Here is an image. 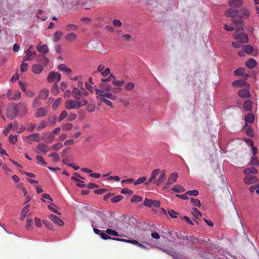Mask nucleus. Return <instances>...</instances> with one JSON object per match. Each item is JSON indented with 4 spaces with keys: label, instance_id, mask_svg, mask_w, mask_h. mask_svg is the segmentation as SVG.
<instances>
[{
    "label": "nucleus",
    "instance_id": "nucleus-1",
    "mask_svg": "<svg viewBox=\"0 0 259 259\" xmlns=\"http://www.w3.org/2000/svg\"><path fill=\"white\" fill-rule=\"evenodd\" d=\"M19 106L15 103H12L8 105L7 107L6 114L7 118L11 119L17 117L19 113Z\"/></svg>",
    "mask_w": 259,
    "mask_h": 259
},
{
    "label": "nucleus",
    "instance_id": "nucleus-2",
    "mask_svg": "<svg viewBox=\"0 0 259 259\" xmlns=\"http://www.w3.org/2000/svg\"><path fill=\"white\" fill-rule=\"evenodd\" d=\"M240 25L238 28L235 30L233 35L234 38L239 40L242 43H247L248 42V37L246 34L243 32V29L242 25Z\"/></svg>",
    "mask_w": 259,
    "mask_h": 259
},
{
    "label": "nucleus",
    "instance_id": "nucleus-3",
    "mask_svg": "<svg viewBox=\"0 0 259 259\" xmlns=\"http://www.w3.org/2000/svg\"><path fill=\"white\" fill-rule=\"evenodd\" d=\"M238 13L239 11L238 10L233 8H230L226 11L225 14H226L228 17H233V19H232V22H233L235 25H242V20L240 18H234L238 15Z\"/></svg>",
    "mask_w": 259,
    "mask_h": 259
},
{
    "label": "nucleus",
    "instance_id": "nucleus-4",
    "mask_svg": "<svg viewBox=\"0 0 259 259\" xmlns=\"http://www.w3.org/2000/svg\"><path fill=\"white\" fill-rule=\"evenodd\" d=\"M65 107L67 110L77 109L81 107V101L80 100L69 99L65 101Z\"/></svg>",
    "mask_w": 259,
    "mask_h": 259
},
{
    "label": "nucleus",
    "instance_id": "nucleus-5",
    "mask_svg": "<svg viewBox=\"0 0 259 259\" xmlns=\"http://www.w3.org/2000/svg\"><path fill=\"white\" fill-rule=\"evenodd\" d=\"M61 76L60 73L52 71L49 73L47 79H48L49 82L54 81L58 82L61 80Z\"/></svg>",
    "mask_w": 259,
    "mask_h": 259
},
{
    "label": "nucleus",
    "instance_id": "nucleus-6",
    "mask_svg": "<svg viewBox=\"0 0 259 259\" xmlns=\"http://www.w3.org/2000/svg\"><path fill=\"white\" fill-rule=\"evenodd\" d=\"M96 94L97 95V98L99 96L102 98H108L112 100H114L116 99V96L113 95L111 93H104V92L103 90H101L100 89H96Z\"/></svg>",
    "mask_w": 259,
    "mask_h": 259
},
{
    "label": "nucleus",
    "instance_id": "nucleus-7",
    "mask_svg": "<svg viewBox=\"0 0 259 259\" xmlns=\"http://www.w3.org/2000/svg\"><path fill=\"white\" fill-rule=\"evenodd\" d=\"M25 139H27V143L29 144H31L32 142H40V134L38 133H34L26 136Z\"/></svg>",
    "mask_w": 259,
    "mask_h": 259
},
{
    "label": "nucleus",
    "instance_id": "nucleus-8",
    "mask_svg": "<svg viewBox=\"0 0 259 259\" xmlns=\"http://www.w3.org/2000/svg\"><path fill=\"white\" fill-rule=\"evenodd\" d=\"M165 180V170H162V172L160 174L158 179L153 181V184L156 186H159Z\"/></svg>",
    "mask_w": 259,
    "mask_h": 259
},
{
    "label": "nucleus",
    "instance_id": "nucleus-9",
    "mask_svg": "<svg viewBox=\"0 0 259 259\" xmlns=\"http://www.w3.org/2000/svg\"><path fill=\"white\" fill-rule=\"evenodd\" d=\"M244 183L247 185H250L257 183L258 179L253 175H246L245 178H244Z\"/></svg>",
    "mask_w": 259,
    "mask_h": 259
},
{
    "label": "nucleus",
    "instance_id": "nucleus-10",
    "mask_svg": "<svg viewBox=\"0 0 259 259\" xmlns=\"http://www.w3.org/2000/svg\"><path fill=\"white\" fill-rule=\"evenodd\" d=\"M26 56L23 57V61H30L33 58V56L36 55V52L32 51L29 49H27L25 51Z\"/></svg>",
    "mask_w": 259,
    "mask_h": 259
},
{
    "label": "nucleus",
    "instance_id": "nucleus-11",
    "mask_svg": "<svg viewBox=\"0 0 259 259\" xmlns=\"http://www.w3.org/2000/svg\"><path fill=\"white\" fill-rule=\"evenodd\" d=\"M45 55H38L36 57V61L37 62L46 66L48 64L49 60Z\"/></svg>",
    "mask_w": 259,
    "mask_h": 259
},
{
    "label": "nucleus",
    "instance_id": "nucleus-12",
    "mask_svg": "<svg viewBox=\"0 0 259 259\" xmlns=\"http://www.w3.org/2000/svg\"><path fill=\"white\" fill-rule=\"evenodd\" d=\"M37 152H41L44 155L46 154V152L49 151V146L44 143H41L36 146Z\"/></svg>",
    "mask_w": 259,
    "mask_h": 259
},
{
    "label": "nucleus",
    "instance_id": "nucleus-13",
    "mask_svg": "<svg viewBox=\"0 0 259 259\" xmlns=\"http://www.w3.org/2000/svg\"><path fill=\"white\" fill-rule=\"evenodd\" d=\"M36 49L41 55H46L49 53V49L48 46L46 45H38L36 46Z\"/></svg>",
    "mask_w": 259,
    "mask_h": 259
},
{
    "label": "nucleus",
    "instance_id": "nucleus-14",
    "mask_svg": "<svg viewBox=\"0 0 259 259\" xmlns=\"http://www.w3.org/2000/svg\"><path fill=\"white\" fill-rule=\"evenodd\" d=\"M47 114V110L44 107L38 108L35 113V117L36 118H40L44 117Z\"/></svg>",
    "mask_w": 259,
    "mask_h": 259
},
{
    "label": "nucleus",
    "instance_id": "nucleus-15",
    "mask_svg": "<svg viewBox=\"0 0 259 259\" xmlns=\"http://www.w3.org/2000/svg\"><path fill=\"white\" fill-rule=\"evenodd\" d=\"M49 218L51 221L60 226L64 225L63 221L55 214H50Z\"/></svg>",
    "mask_w": 259,
    "mask_h": 259
},
{
    "label": "nucleus",
    "instance_id": "nucleus-16",
    "mask_svg": "<svg viewBox=\"0 0 259 259\" xmlns=\"http://www.w3.org/2000/svg\"><path fill=\"white\" fill-rule=\"evenodd\" d=\"M178 178V174L176 172L172 173L168 176V180L166 183V185H170L177 181Z\"/></svg>",
    "mask_w": 259,
    "mask_h": 259
},
{
    "label": "nucleus",
    "instance_id": "nucleus-17",
    "mask_svg": "<svg viewBox=\"0 0 259 259\" xmlns=\"http://www.w3.org/2000/svg\"><path fill=\"white\" fill-rule=\"evenodd\" d=\"M53 139L54 135L50 132L42 134V139L47 142H53Z\"/></svg>",
    "mask_w": 259,
    "mask_h": 259
},
{
    "label": "nucleus",
    "instance_id": "nucleus-18",
    "mask_svg": "<svg viewBox=\"0 0 259 259\" xmlns=\"http://www.w3.org/2000/svg\"><path fill=\"white\" fill-rule=\"evenodd\" d=\"M30 208V204H26L25 206H24L22 210H21V215L20 218H19V220L21 221H23L26 217L27 213L29 211Z\"/></svg>",
    "mask_w": 259,
    "mask_h": 259
},
{
    "label": "nucleus",
    "instance_id": "nucleus-19",
    "mask_svg": "<svg viewBox=\"0 0 259 259\" xmlns=\"http://www.w3.org/2000/svg\"><path fill=\"white\" fill-rule=\"evenodd\" d=\"M81 91L76 87H74L72 92V96L76 100H80L81 98Z\"/></svg>",
    "mask_w": 259,
    "mask_h": 259
},
{
    "label": "nucleus",
    "instance_id": "nucleus-20",
    "mask_svg": "<svg viewBox=\"0 0 259 259\" xmlns=\"http://www.w3.org/2000/svg\"><path fill=\"white\" fill-rule=\"evenodd\" d=\"M228 4L237 8L243 5V1L242 0H230L228 1Z\"/></svg>",
    "mask_w": 259,
    "mask_h": 259
},
{
    "label": "nucleus",
    "instance_id": "nucleus-21",
    "mask_svg": "<svg viewBox=\"0 0 259 259\" xmlns=\"http://www.w3.org/2000/svg\"><path fill=\"white\" fill-rule=\"evenodd\" d=\"M243 172L245 175H255L257 173V169L253 167H251L244 169Z\"/></svg>",
    "mask_w": 259,
    "mask_h": 259
},
{
    "label": "nucleus",
    "instance_id": "nucleus-22",
    "mask_svg": "<svg viewBox=\"0 0 259 259\" xmlns=\"http://www.w3.org/2000/svg\"><path fill=\"white\" fill-rule=\"evenodd\" d=\"M49 91L46 89H44L41 90L39 95H38L37 98L41 100H45L48 97Z\"/></svg>",
    "mask_w": 259,
    "mask_h": 259
},
{
    "label": "nucleus",
    "instance_id": "nucleus-23",
    "mask_svg": "<svg viewBox=\"0 0 259 259\" xmlns=\"http://www.w3.org/2000/svg\"><path fill=\"white\" fill-rule=\"evenodd\" d=\"M99 88H101V90L104 91H109L112 90L111 85L107 83L101 82L99 84Z\"/></svg>",
    "mask_w": 259,
    "mask_h": 259
},
{
    "label": "nucleus",
    "instance_id": "nucleus-24",
    "mask_svg": "<svg viewBox=\"0 0 259 259\" xmlns=\"http://www.w3.org/2000/svg\"><path fill=\"white\" fill-rule=\"evenodd\" d=\"M243 108L246 111H251L252 109V103L250 100H246L243 103Z\"/></svg>",
    "mask_w": 259,
    "mask_h": 259
},
{
    "label": "nucleus",
    "instance_id": "nucleus-25",
    "mask_svg": "<svg viewBox=\"0 0 259 259\" xmlns=\"http://www.w3.org/2000/svg\"><path fill=\"white\" fill-rule=\"evenodd\" d=\"M238 95L240 97L242 98H248L250 97L249 92L245 89L239 91Z\"/></svg>",
    "mask_w": 259,
    "mask_h": 259
},
{
    "label": "nucleus",
    "instance_id": "nucleus-26",
    "mask_svg": "<svg viewBox=\"0 0 259 259\" xmlns=\"http://www.w3.org/2000/svg\"><path fill=\"white\" fill-rule=\"evenodd\" d=\"M43 70V67L40 64H34L32 66L33 72L36 74L41 73Z\"/></svg>",
    "mask_w": 259,
    "mask_h": 259
},
{
    "label": "nucleus",
    "instance_id": "nucleus-27",
    "mask_svg": "<svg viewBox=\"0 0 259 259\" xmlns=\"http://www.w3.org/2000/svg\"><path fill=\"white\" fill-rule=\"evenodd\" d=\"M18 106H19V115L21 116V117L25 115L27 112L26 107L21 104H19Z\"/></svg>",
    "mask_w": 259,
    "mask_h": 259
},
{
    "label": "nucleus",
    "instance_id": "nucleus-28",
    "mask_svg": "<svg viewBox=\"0 0 259 259\" xmlns=\"http://www.w3.org/2000/svg\"><path fill=\"white\" fill-rule=\"evenodd\" d=\"M115 241H120V242H127L128 243H131L132 244H135L138 245L139 244V242H138L136 240H128V239H115Z\"/></svg>",
    "mask_w": 259,
    "mask_h": 259
},
{
    "label": "nucleus",
    "instance_id": "nucleus-29",
    "mask_svg": "<svg viewBox=\"0 0 259 259\" xmlns=\"http://www.w3.org/2000/svg\"><path fill=\"white\" fill-rule=\"evenodd\" d=\"M245 120L246 122L253 123L254 121V116L253 114L248 113L245 116Z\"/></svg>",
    "mask_w": 259,
    "mask_h": 259
},
{
    "label": "nucleus",
    "instance_id": "nucleus-30",
    "mask_svg": "<svg viewBox=\"0 0 259 259\" xmlns=\"http://www.w3.org/2000/svg\"><path fill=\"white\" fill-rule=\"evenodd\" d=\"M256 64V62L255 60L253 58H251L248 60L246 63V67L249 68H254Z\"/></svg>",
    "mask_w": 259,
    "mask_h": 259
},
{
    "label": "nucleus",
    "instance_id": "nucleus-31",
    "mask_svg": "<svg viewBox=\"0 0 259 259\" xmlns=\"http://www.w3.org/2000/svg\"><path fill=\"white\" fill-rule=\"evenodd\" d=\"M77 38V35L74 33L70 32L69 33L65 36V39L66 40L69 41H72L75 40Z\"/></svg>",
    "mask_w": 259,
    "mask_h": 259
},
{
    "label": "nucleus",
    "instance_id": "nucleus-32",
    "mask_svg": "<svg viewBox=\"0 0 259 259\" xmlns=\"http://www.w3.org/2000/svg\"><path fill=\"white\" fill-rule=\"evenodd\" d=\"M58 69L61 71L65 72L66 73H70L72 71L69 67H67L64 64L59 65L58 66Z\"/></svg>",
    "mask_w": 259,
    "mask_h": 259
},
{
    "label": "nucleus",
    "instance_id": "nucleus-33",
    "mask_svg": "<svg viewBox=\"0 0 259 259\" xmlns=\"http://www.w3.org/2000/svg\"><path fill=\"white\" fill-rule=\"evenodd\" d=\"M244 84H245V81L243 80H235L233 81L232 85L234 87H242L244 86Z\"/></svg>",
    "mask_w": 259,
    "mask_h": 259
},
{
    "label": "nucleus",
    "instance_id": "nucleus-34",
    "mask_svg": "<svg viewBox=\"0 0 259 259\" xmlns=\"http://www.w3.org/2000/svg\"><path fill=\"white\" fill-rule=\"evenodd\" d=\"M62 36V32L61 31H57L54 33L53 35V40L55 42L59 41Z\"/></svg>",
    "mask_w": 259,
    "mask_h": 259
},
{
    "label": "nucleus",
    "instance_id": "nucleus-35",
    "mask_svg": "<svg viewBox=\"0 0 259 259\" xmlns=\"http://www.w3.org/2000/svg\"><path fill=\"white\" fill-rule=\"evenodd\" d=\"M192 214L194 215V217L196 219H198L200 217H201L202 214L200 211L196 207L192 208Z\"/></svg>",
    "mask_w": 259,
    "mask_h": 259
},
{
    "label": "nucleus",
    "instance_id": "nucleus-36",
    "mask_svg": "<svg viewBox=\"0 0 259 259\" xmlns=\"http://www.w3.org/2000/svg\"><path fill=\"white\" fill-rule=\"evenodd\" d=\"M57 120V116L56 115H53L50 116L48 118V123L51 125H54L56 123Z\"/></svg>",
    "mask_w": 259,
    "mask_h": 259
},
{
    "label": "nucleus",
    "instance_id": "nucleus-37",
    "mask_svg": "<svg viewBox=\"0 0 259 259\" xmlns=\"http://www.w3.org/2000/svg\"><path fill=\"white\" fill-rule=\"evenodd\" d=\"M239 12L240 15L243 18H248L249 16V12L246 8H242Z\"/></svg>",
    "mask_w": 259,
    "mask_h": 259
},
{
    "label": "nucleus",
    "instance_id": "nucleus-38",
    "mask_svg": "<svg viewBox=\"0 0 259 259\" xmlns=\"http://www.w3.org/2000/svg\"><path fill=\"white\" fill-rule=\"evenodd\" d=\"M172 190L177 193L183 192L185 191V189L183 187L180 185H176L172 187Z\"/></svg>",
    "mask_w": 259,
    "mask_h": 259
},
{
    "label": "nucleus",
    "instance_id": "nucleus-39",
    "mask_svg": "<svg viewBox=\"0 0 259 259\" xmlns=\"http://www.w3.org/2000/svg\"><path fill=\"white\" fill-rule=\"evenodd\" d=\"M161 172V170H160V169H153L152 171L151 175V178H152V179H154L155 180L156 178L158 176L159 174H160Z\"/></svg>",
    "mask_w": 259,
    "mask_h": 259
},
{
    "label": "nucleus",
    "instance_id": "nucleus-40",
    "mask_svg": "<svg viewBox=\"0 0 259 259\" xmlns=\"http://www.w3.org/2000/svg\"><path fill=\"white\" fill-rule=\"evenodd\" d=\"M78 28L77 25H73V24H69L65 27V29L68 31H71L76 30Z\"/></svg>",
    "mask_w": 259,
    "mask_h": 259
},
{
    "label": "nucleus",
    "instance_id": "nucleus-41",
    "mask_svg": "<svg viewBox=\"0 0 259 259\" xmlns=\"http://www.w3.org/2000/svg\"><path fill=\"white\" fill-rule=\"evenodd\" d=\"M74 175L75 176H76V177L72 176L71 177V180L72 181H76L77 182H80L81 183H83V181H82L81 180L78 179L79 178H80L81 179H84V178L83 177H82L81 176H80L77 173H75V174H74Z\"/></svg>",
    "mask_w": 259,
    "mask_h": 259
},
{
    "label": "nucleus",
    "instance_id": "nucleus-42",
    "mask_svg": "<svg viewBox=\"0 0 259 259\" xmlns=\"http://www.w3.org/2000/svg\"><path fill=\"white\" fill-rule=\"evenodd\" d=\"M243 49L246 53L251 54L253 51V48L250 45L244 46Z\"/></svg>",
    "mask_w": 259,
    "mask_h": 259
},
{
    "label": "nucleus",
    "instance_id": "nucleus-43",
    "mask_svg": "<svg viewBox=\"0 0 259 259\" xmlns=\"http://www.w3.org/2000/svg\"><path fill=\"white\" fill-rule=\"evenodd\" d=\"M106 233H107L108 235H112L114 236H119V233L117 232L115 230H112L111 229H107L106 230Z\"/></svg>",
    "mask_w": 259,
    "mask_h": 259
},
{
    "label": "nucleus",
    "instance_id": "nucleus-44",
    "mask_svg": "<svg viewBox=\"0 0 259 259\" xmlns=\"http://www.w3.org/2000/svg\"><path fill=\"white\" fill-rule=\"evenodd\" d=\"M112 83L114 85L120 87L123 85L124 81L123 80H113Z\"/></svg>",
    "mask_w": 259,
    "mask_h": 259
},
{
    "label": "nucleus",
    "instance_id": "nucleus-45",
    "mask_svg": "<svg viewBox=\"0 0 259 259\" xmlns=\"http://www.w3.org/2000/svg\"><path fill=\"white\" fill-rule=\"evenodd\" d=\"M26 229L27 230H30L31 229V227L33 225V221L31 219L27 218L26 220Z\"/></svg>",
    "mask_w": 259,
    "mask_h": 259
},
{
    "label": "nucleus",
    "instance_id": "nucleus-46",
    "mask_svg": "<svg viewBox=\"0 0 259 259\" xmlns=\"http://www.w3.org/2000/svg\"><path fill=\"white\" fill-rule=\"evenodd\" d=\"M100 236L101 238L104 239V240H108V239H112L114 240L115 239H118L117 238H112L110 236H109L108 234L107 233H105L103 232H102L101 233H100Z\"/></svg>",
    "mask_w": 259,
    "mask_h": 259
},
{
    "label": "nucleus",
    "instance_id": "nucleus-47",
    "mask_svg": "<svg viewBox=\"0 0 259 259\" xmlns=\"http://www.w3.org/2000/svg\"><path fill=\"white\" fill-rule=\"evenodd\" d=\"M146 181V177L145 176L140 177L136 180V181L134 183L135 186L139 185L140 184L144 183Z\"/></svg>",
    "mask_w": 259,
    "mask_h": 259
},
{
    "label": "nucleus",
    "instance_id": "nucleus-48",
    "mask_svg": "<svg viewBox=\"0 0 259 259\" xmlns=\"http://www.w3.org/2000/svg\"><path fill=\"white\" fill-rule=\"evenodd\" d=\"M191 202L193 205L197 206L198 207H200V200L198 199H195L194 198H191Z\"/></svg>",
    "mask_w": 259,
    "mask_h": 259
},
{
    "label": "nucleus",
    "instance_id": "nucleus-49",
    "mask_svg": "<svg viewBox=\"0 0 259 259\" xmlns=\"http://www.w3.org/2000/svg\"><path fill=\"white\" fill-rule=\"evenodd\" d=\"M47 126V123L45 120H42L39 125H38L37 130L40 131L42 129L45 128Z\"/></svg>",
    "mask_w": 259,
    "mask_h": 259
},
{
    "label": "nucleus",
    "instance_id": "nucleus-50",
    "mask_svg": "<svg viewBox=\"0 0 259 259\" xmlns=\"http://www.w3.org/2000/svg\"><path fill=\"white\" fill-rule=\"evenodd\" d=\"M123 197L121 195H117L115 197H113L111 199V201L112 203H117L121 200H122Z\"/></svg>",
    "mask_w": 259,
    "mask_h": 259
},
{
    "label": "nucleus",
    "instance_id": "nucleus-51",
    "mask_svg": "<svg viewBox=\"0 0 259 259\" xmlns=\"http://www.w3.org/2000/svg\"><path fill=\"white\" fill-rule=\"evenodd\" d=\"M61 99L60 98H58L56 99V101H55L54 103H53L52 105V108L54 110H56L59 105L61 103Z\"/></svg>",
    "mask_w": 259,
    "mask_h": 259
},
{
    "label": "nucleus",
    "instance_id": "nucleus-52",
    "mask_svg": "<svg viewBox=\"0 0 259 259\" xmlns=\"http://www.w3.org/2000/svg\"><path fill=\"white\" fill-rule=\"evenodd\" d=\"M142 200V198L140 197V196H138L136 195H135L133 196V197L131 199V201L132 202H140Z\"/></svg>",
    "mask_w": 259,
    "mask_h": 259
},
{
    "label": "nucleus",
    "instance_id": "nucleus-53",
    "mask_svg": "<svg viewBox=\"0 0 259 259\" xmlns=\"http://www.w3.org/2000/svg\"><path fill=\"white\" fill-rule=\"evenodd\" d=\"M49 157L53 158V160L54 162H57L59 160V155L56 153L54 152L53 153L50 154L49 155Z\"/></svg>",
    "mask_w": 259,
    "mask_h": 259
},
{
    "label": "nucleus",
    "instance_id": "nucleus-54",
    "mask_svg": "<svg viewBox=\"0 0 259 259\" xmlns=\"http://www.w3.org/2000/svg\"><path fill=\"white\" fill-rule=\"evenodd\" d=\"M42 223H44V225L46 227V228L50 229V230H53V225L51 223L47 220H44L42 221Z\"/></svg>",
    "mask_w": 259,
    "mask_h": 259
},
{
    "label": "nucleus",
    "instance_id": "nucleus-55",
    "mask_svg": "<svg viewBox=\"0 0 259 259\" xmlns=\"http://www.w3.org/2000/svg\"><path fill=\"white\" fill-rule=\"evenodd\" d=\"M36 126V124H34L32 122H30L28 124V126H27L26 130L30 132H33V131L35 129Z\"/></svg>",
    "mask_w": 259,
    "mask_h": 259
},
{
    "label": "nucleus",
    "instance_id": "nucleus-56",
    "mask_svg": "<svg viewBox=\"0 0 259 259\" xmlns=\"http://www.w3.org/2000/svg\"><path fill=\"white\" fill-rule=\"evenodd\" d=\"M244 69L243 68H239L234 71V74L235 76H240L244 72Z\"/></svg>",
    "mask_w": 259,
    "mask_h": 259
},
{
    "label": "nucleus",
    "instance_id": "nucleus-57",
    "mask_svg": "<svg viewBox=\"0 0 259 259\" xmlns=\"http://www.w3.org/2000/svg\"><path fill=\"white\" fill-rule=\"evenodd\" d=\"M168 215H169L172 218H176L177 217V215H179V212H177L174 210H168Z\"/></svg>",
    "mask_w": 259,
    "mask_h": 259
},
{
    "label": "nucleus",
    "instance_id": "nucleus-58",
    "mask_svg": "<svg viewBox=\"0 0 259 259\" xmlns=\"http://www.w3.org/2000/svg\"><path fill=\"white\" fill-rule=\"evenodd\" d=\"M250 164L251 165L253 166H258L259 165V162L257 160V159H256V157H252L250 162Z\"/></svg>",
    "mask_w": 259,
    "mask_h": 259
},
{
    "label": "nucleus",
    "instance_id": "nucleus-59",
    "mask_svg": "<svg viewBox=\"0 0 259 259\" xmlns=\"http://www.w3.org/2000/svg\"><path fill=\"white\" fill-rule=\"evenodd\" d=\"M67 113L66 111H65V110L62 111V112H61V113L60 116H59V117H58L59 121H61L64 119H65L66 118V117L67 116Z\"/></svg>",
    "mask_w": 259,
    "mask_h": 259
},
{
    "label": "nucleus",
    "instance_id": "nucleus-60",
    "mask_svg": "<svg viewBox=\"0 0 259 259\" xmlns=\"http://www.w3.org/2000/svg\"><path fill=\"white\" fill-rule=\"evenodd\" d=\"M96 107H95V105L94 104H89L87 106V111L89 112H93L95 111V109Z\"/></svg>",
    "mask_w": 259,
    "mask_h": 259
},
{
    "label": "nucleus",
    "instance_id": "nucleus-61",
    "mask_svg": "<svg viewBox=\"0 0 259 259\" xmlns=\"http://www.w3.org/2000/svg\"><path fill=\"white\" fill-rule=\"evenodd\" d=\"M100 102L105 103L110 107H112V103L111 101L105 99V98H100Z\"/></svg>",
    "mask_w": 259,
    "mask_h": 259
},
{
    "label": "nucleus",
    "instance_id": "nucleus-62",
    "mask_svg": "<svg viewBox=\"0 0 259 259\" xmlns=\"http://www.w3.org/2000/svg\"><path fill=\"white\" fill-rule=\"evenodd\" d=\"M59 92V88L56 83H55L52 89V93L54 95H57Z\"/></svg>",
    "mask_w": 259,
    "mask_h": 259
},
{
    "label": "nucleus",
    "instance_id": "nucleus-63",
    "mask_svg": "<svg viewBox=\"0 0 259 259\" xmlns=\"http://www.w3.org/2000/svg\"><path fill=\"white\" fill-rule=\"evenodd\" d=\"M134 88V84L133 82H128L125 86V89L127 91H132Z\"/></svg>",
    "mask_w": 259,
    "mask_h": 259
},
{
    "label": "nucleus",
    "instance_id": "nucleus-64",
    "mask_svg": "<svg viewBox=\"0 0 259 259\" xmlns=\"http://www.w3.org/2000/svg\"><path fill=\"white\" fill-rule=\"evenodd\" d=\"M28 69V65L26 63H22L20 66V70L22 72H25Z\"/></svg>",
    "mask_w": 259,
    "mask_h": 259
}]
</instances>
